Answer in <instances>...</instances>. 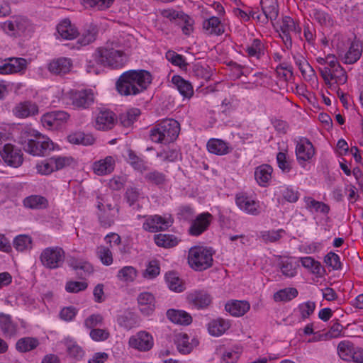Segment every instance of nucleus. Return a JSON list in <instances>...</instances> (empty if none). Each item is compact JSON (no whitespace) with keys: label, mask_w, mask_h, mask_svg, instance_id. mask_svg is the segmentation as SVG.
I'll return each mask as SVG.
<instances>
[{"label":"nucleus","mask_w":363,"mask_h":363,"mask_svg":"<svg viewBox=\"0 0 363 363\" xmlns=\"http://www.w3.org/2000/svg\"><path fill=\"white\" fill-rule=\"evenodd\" d=\"M152 81L145 69H130L123 72L116 82V90L122 96L138 95L147 89Z\"/></svg>","instance_id":"f257e3e1"},{"label":"nucleus","mask_w":363,"mask_h":363,"mask_svg":"<svg viewBox=\"0 0 363 363\" xmlns=\"http://www.w3.org/2000/svg\"><path fill=\"white\" fill-rule=\"evenodd\" d=\"M92 57V61L89 62L87 72H94L96 74L99 72L97 69L94 68L95 65L117 69L122 67L127 61L126 56L123 51L109 47L98 48L93 54Z\"/></svg>","instance_id":"f03ea898"},{"label":"nucleus","mask_w":363,"mask_h":363,"mask_svg":"<svg viewBox=\"0 0 363 363\" xmlns=\"http://www.w3.org/2000/svg\"><path fill=\"white\" fill-rule=\"evenodd\" d=\"M179 131V123L174 119L167 118L150 129V138L156 143L167 144L177 139Z\"/></svg>","instance_id":"7ed1b4c3"},{"label":"nucleus","mask_w":363,"mask_h":363,"mask_svg":"<svg viewBox=\"0 0 363 363\" xmlns=\"http://www.w3.org/2000/svg\"><path fill=\"white\" fill-rule=\"evenodd\" d=\"M213 251L211 247L194 246L188 253V263L191 269L201 272L213 265Z\"/></svg>","instance_id":"20e7f679"},{"label":"nucleus","mask_w":363,"mask_h":363,"mask_svg":"<svg viewBox=\"0 0 363 363\" xmlns=\"http://www.w3.org/2000/svg\"><path fill=\"white\" fill-rule=\"evenodd\" d=\"M65 259V250L58 246L48 247L43 250L40 255L42 265L50 270L62 267Z\"/></svg>","instance_id":"39448f33"},{"label":"nucleus","mask_w":363,"mask_h":363,"mask_svg":"<svg viewBox=\"0 0 363 363\" xmlns=\"http://www.w3.org/2000/svg\"><path fill=\"white\" fill-rule=\"evenodd\" d=\"M54 149L55 145L52 140L38 133L33 142L26 148V152L33 156H45Z\"/></svg>","instance_id":"423d86ee"},{"label":"nucleus","mask_w":363,"mask_h":363,"mask_svg":"<svg viewBox=\"0 0 363 363\" xmlns=\"http://www.w3.org/2000/svg\"><path fill=\"white\" fill-rule=\"evenodd\" d=\"M0 155L4 162L10 167L17 168L23 164V157L21 150L12 144H5Z\"/></svg>","instance_id":"0eeeda50"},{"label":"nucleus","mask_w":363,"mask_h":363,"mask_svg":"<svg viewBox=\"0 0 363 363\" xmlns=\"http://www.w3.org/2000/svg\"><path fill=\"white\" fill-rule=\"evenodd\" d=\"M128 344L132 348L141 352H147L153 347V337L145 331H140L130 337Z\"/></svg>","instance_id":"6e6552de"},{"label":"nucleus","mask_w":363,"mask_h":363,"mask_svg":"<svg viewBox=\"0 0 363 363\" xmlns=\"http://www.w3.org/2000/svg\"><path fill=\"white\" fill-rule=\"evenodd\" d=\"M213 220V216L208 213L199 214L191 223L189 233L193 236H199L206 231Z\"/></svg>","instance_id":"1a4fd4ad"},{"label":"nucleus","mask_w":363,"mask_h":363,"mask_svg":"<svg viewBox=\"0 0 363 363\" xmlns=\"http://www.w3.org/2000/svg\"><path fill=\"white\" fill-rule=\"evenodd\" d=\"M69 118V114L62 111H55L45 113L41 118V123L49 129L58 128Z\"/></svg>","instance_id":"9d476101"},{"label":"nucleus","mask_w":363,"mask_h":363,"mask_svg":"<svg viewBox=\"0 0 363 363\" xmlns=\"http://www.w3.org/2000/svg\"><path fill=\"white\" fill-rule=\"evenodd\" d=\"M27 21L21 16H13L5 22L1 23V29L10 35H17L23 33L26 26Z\"/></svg>","instance_id":"9b49d317"},{"label":"nucleus","mask_w":363,"mask_h":363,"mask_svg":"<svg viewBox=\"0 0 363 363\" xmlns=\"http://www.w3.org/2000/svg\"><path fill=\"white\" fill-rule=\"evenodd\" d=\"M315 154L312 143L306 138H301L296 143V155L299 163L311 160Z\"/></svg>","instance_id":"f8f14e48"},{"label":"nucleus","mask_w":363,"mask_h":363,"mask_svg":"<svg viewBox=\"0 0 363 363\" xmlns=\"http://www.w3.org/2000/svg\"><path fill=\"white\" fill-rule=\"evenodd\" d=\"M26 60L21 57H12L4 60V63L0 65V74H9L19 72L26 67Z\"/></svg>","instance_id":"ddd939ff"},{"label":"nucleus","mask_w":363,"mask_h":363,"mask_svg":"<svg viewBox=\"0 0 363 363\" xmlns=\"http://www.w3.org/2000/svg\"><path fill=\"white\" fill-rule=\"evenodd\" d=\"M72 67V60L67 57H59L52 60L48 66L50 73L55 75L63 76L69 73Z\"/></svg>","instance_id":"4468645a"},{"label":"nucleus","mask_w":363,"mask_h":363,"mask_svg":"<svg viewBox=\"0 0 363 363\" xmlns=\"http://www.w3.org/2000/svg\"><path fill=\"white\" fill-rule=\"evenodd\" d=\"M261 6L263 13L262 22L275 21L279 15V6L277 0H261ZM258 19H261L260 16H257Z\"/></svg>","instance_id":"2eb2a0df"},{"label":"nucleus","mask_w":363,"mask_h":363,"mask_svg":"<svg viewBox=\"0 0 363 363\" xmlns=\"http://www.w3.org/2000/svg\"><path fill=\"white\" fill-rule=\"evenodd\" d=\"M320 73L325 83L334 79L337 84H344L347 80L346 72L341 65L337 66L333 70L320 69Z\"/></svg>","instance_id":"dca6fc26"},{"label":"nucleus","mask_w":363,"mask_h":363,"mask_svg":"<svg viewBox=\"0 0 363 363\" xmlns=\"http://www.w3.org/2000/svg\"><path fill=\"white\" fill-rule=\"evenodd\" d=\"M138 303L140 311L146 316L150 315L155 309V299L149 292L140 293L138 296Z\"/></svg>","instance_id":"f3484780"},{"label":"nucleus","mask_w":363,"mask_h":363,"mask_svg":"<svg viewBox=\"0 0 363 363\" xmlns=\"http://www.w3.org/2000/svg\"><path fill=\"white\" fill-rule=\"evenodd\" d=\"M235 202L238 207L241 211L248 214L257 216L259 213V204L255 201L246 195H237L235 198Z\"/></svg>","instance_id":"a211bd4d"},{"label":"nucleus","mask_w":363,"mask_h":363,"mask_svg":"<svg viewBox=\"0 0 363 363\" xmlns=\"http://www.w3.org/2000/svg\"><path fill=\"white\" fill-rule=\"evenodd\" d=\"M170 225V222L160 216L155 215L150 216L143 223L144 230L149 232H157L164 230Z\"/></svg>","instance_id":"6ab92c4d"},{"label":"nucleus","mask_w":363,"mask_h":363,"mask_svg":"<svg viewBox=\"0 0 363 363\" xmlns=\"http://www.w3.org/2000/svg\"><path fill=\"white\" fill-rule=\"evenodd\" d=\"M94 94L91 90L75 91L72 94V104L78 108H86L94 103Z\"/></svg>","instance_id":"aec40b11"},{"label":"nucleus","mask_w":363,"mask_h":363,"mask_svg":"<svg viewBox=\"0 0 363 363\" xmlns=\"http://www.w3.org/2000/svg\"><path fill=\"white\" fill-rule=\"evenodd\" d=\"M115 114L110 111H101L96 118V128L101 130L111 129L115 123Z\"/></svg>","instance_id":"412c9836"},{"label":"nucleus","mask_w":363,"mask_h":363,"mask_svg":"<svg viewBox=\"0 0 363 363\" xmlns=\"http://www.w3.org/2000/svg\"><path fill=\"white\" fill-rule=\"evenodd\" d=\"M188 301L198 309L206 308L211 302V297L203 291H194L188 295Z\"/></svg>","instance_id":"4be33fe9"},{"label":"nucleus","mask_w":363,"mask_h":363,"mask_svg":"<svg viewBox=\"0 0 363 363\" xmlns=\"http://www.w3.org/2000/svg\"><path fill=\"white\" fill-rule=\"evenodd\" d=\"M13 113L19 118H26L38 113V106L35 103L26 101L18 104L13 108Z\"/></svg>","instance_id":"5701e85b"},{"label":"nucleus","mask_w":363,"mask_h":363,"mask_svg":"<svg viewBox=\"0 0 363 363\" xmlns=\"http://www.w3.org/2000/svg\"><path fill=\"white\" fill-rule=\"evenodd\" d=\"M250 306L247 301L234 300L228 302L225 308L233 316H242L250 310Z\"/></svg>","instance_id":"b1692460"},{"label":"nucleus","mask_w":363,"mask_h":363,"mask_svg":"<svg viewBox=\"0 0 363 363\" xmlns=\"http://www.w3.org/2000/svg\"><path fill=\"white\" fill-rule=\"evenodd\" d=\"M0 328L5 337H12L18 333V325L13 322L11 316L0 313Z\"/></svg>","instance_id":"393cba45"},{"label":"nucleus","mask_w":363,"mask_h":363,"mask_svg":"<svg viewBox=\"0 0 363 363\" xmlns=\"http://www.w3.org/2000/svg\"><path fill=\"white\" fill-rule=\"evenodd\" d=\"M167 316L171 322L178 325H188L192 322L191 315L182 310L169 309Z\"/></svg>","instance_id":"a878e982"},{"label":"nucleus","mask_w":363,"mask_h":363,"mask_svg":"<svg viewBox=\"0 0 363 363\" xmlns=\"http://www.w3.org/2000/svg\"><path fill=\"white\" fill-rule=\"evenodd\" d=\"M206 147L209 152L216 155H224L230 151L229 144L220 139H210L207 143Z\"/></svg>","instance_id":"bb28decb"},{"label":"nucleus","mask_w":363,"mask_h":363,"mask_svg":"<svg viewBox=\"0 0 363 363\" xmlns=\"http://www.w3.org/2000/svg\"><path fill=\"white\" fill-rule=\"evenodd\" d=\"M115 160L111 156H107L104 160L94 163V171L98 175L110 174L114 169Z\"/></svg>","instance_id":"cd10ccee"},{"label":"nucleus","mask_w":363,"mask_h":363,"mask_svg":"<svg viewBox=\"0 0 363 363\" xmlns=\"http://www.w3.org/2000/svg\"><path fill=\"white\" fill-rule=\"evenodd\" d=\"M230 326V323L228 320L218 318L209 322L208 330L211 335L218 337L229 329Z\"/></svg>","instance_id":"c85d7f7f"},{"label":"nucleus","mask_w":363,"mask_h":363,"mask_svg":"<svg viewBox=\"0 0 363 363\" xmlns=\"http://www.w3.org/2000/svg\"><path fill=\"white\" fill-rule=\"evenodd\" d=\"M203 30L210 35H220L225 31L224 27L219 18L212 16L203 23Z\"/></svg>","instance_id":"c756f323"},{"label":"nucleus","mask_w":363,"mask_h":363,"mask_svg":"<svg viewBox=\"0 0 363 363\" xmlns=\"http://www.w3.org/2000/svg\"><path fill=\"white\" fill-rule=\"evenodd\" d=\"M172 82L180 94L184 98L189 99L193 96V86L188 81L184 80L180 76L175 75L172 78Z\"/></svg>","instance_id":"7c9ffc66"},{"label":"nucleus","mask_w":363,"mask_h":363,"mask_svg":"<svg viewBox=\"0 0 363 363\" xmlns=\"http://www.w3.org/2000/svg\"><path fill=\"white\" fill-rule=\"evenodd\" d=\"M272 167L268 164H262L256 167L255 178L259 186H266L272 178Z\"/></svg>","instance_id":"2f4dec72"},{"label":"nucleus","mask_w":363,"mask_h":363,"mask_svg":"<svg viewBox=\"0 0 363 363\" xmlns=\"http://www.w3.org/2000/svg\"><path fill=\"white\" fill-rule=\"evenodd\" d=\"M57 31L59 35L65 40L74 39L78 34L77 30L68 19L63 20L57 25Z\"/></svg>","instance_id":"473e14b6"},{"label":"nucleus","mask_w":363,"mask_h":363,"mask_svg":"<svg viewBox=\"0 0 363 363\" xmlns=\"http://www.w3.org/2000/svg\"><path fill=\"white\" fill-rule=\"evenodd\" d=\"M155 244L162 247L170 248L178 245L179 240L174 235L157 234L154 235Z\"/></svg>","instance_id":"72a5a7b5"},{"label":"nucleus","mask_w":363,"mask_h":363,"mask_svg":"<svg viewBox=\"0 0 363 363\" xmlns=\"http://www.w3.org/2000/svg\"><path fill=\"white\" fill-rule=\"evenodd\" d=\"M97 34V28L96 26L89 24L87 25L84 30L80 35L77 43L81 46H85L94 42L96 39Z\"/></svg>","instance_id":"f704fd0d"},{"label":"nucleus","mask_w":363,"mask_h":363,"mask_svg":"<svg viewBox=\"0 0 363 363\" xmlns=\"http://www.w3.org/2000/svg\"><path fill=\"white\" fill-rule=\"evenodd\" d=\"M67 140L74 145H92L95 139L90 134H85L82 132H77L67 136Z\"/></svg>","instance_id":"c9c22d12"},{"label":"nucleus","mask_w":363,"mask_h":363,"mask_svg":"<svg viewBox=\"0 0 363 363\" xmlns=\"http://www.w3.org/2000/svg\"><path fill=\"white\" fill-rule=\"evenodd\" d=\"M39 345V341L37 338L31 337H26L20 338L16 344V349L20 352H28L35 348Z\"/></svg>","instance_id":"e433bc0d"},{"label":"nucleus","mask_w":363,"mask_h":363,"mask_svg":"<svg viewBox=\"0 0 363 363\" xmlns=\"http://www.w3.org/2000/svg\"><path fill=\"white\" fill-rule=\"evenodd\" d=\"M174 22L182 28L184 34L189 35L193 31L194 21L184 13L181 12Z\"/></svg>","instance_id":"4c0bfd02"},{"label":"nucleus","mask_w":363,"mask_h":363,"mask_svg":"<svg viewBox=\"0 0 363 363\" xmlns=\"http://www.w3.org/2000/svg\"><path fill=\"white\" fill-rule=\"evenodd\" d=\"M303 200L306 203V208L311 212H320L326 214L330 211V207L327 204L315 201L312 197L306 196Z\"/></svg>","instance_id":"58836bf2"},{"label":"nucleus","mask_w":363,"mask_h":363,"mask_svg":"<svg viewBox=\"0 0 363 363\" xmlns=\"http://www.w3.org/2000/svg\"><path fill=\"white\" fill-rule=\"evenodd\" d=\"M245 50L248 56L259 59L264 54V46L260 40L255 38L250 45L246 46Z\"/></svg>","instance_id":"ea45409f"},{"label":"nucleus","mask_w":363,"mask_h":363,"mask_svg":"<svg viewBox=\"0 0 363 363\" xmlns=\"http://www.w3.org/2000/svg\"><path fill=\"white\" fill-rule=\"evenodd\" d=\"M362 52L361 45L357 42H352L345 55V63L353 64L356 62L362 55Z\"/></svg>","instance_id":"a19ab883"},{"label":"nucleus","mask_w":363,"mask_h":363,"mask_svg":"<svg viewBox=\"0 0 363 363\" xmlns=\"http://www.w3.org/2000/svg\"><path fill=\"white\" fill-rule=\"evenodd\" d=\"M295 63L298 67L303 77L311 80L315 76V72L306 60L302 57H294Z\"/></svg>","instance_id":"79ce46f5"},{"label":"nucleus","mask_w":363,"mask_h":363,"mask_svg":"<svg viewBox=\"0 0 363 363\" xmlns=\"http://www.w3.org/2000/svg\"><path fill=\"white\" fill-rule=\"evenodd\" d=\"M165 279L170 290L175 292H182L184 290L182 281L174 272H169L165 275Z\"/></svg>","instance_id":"37998d69"},{"label":"nucleus","mask_w":363,"mask_h":363,"mask_svg":"<svg viewBox=\"0 0 363 363\" xmlns=\"http://www.w3.org/2000/svg\"><path fill=\"white\" fill-rule=\"evenodd\" d=\"M311 16L322 26L330 27L333 25V20L331 16L328 13L320 9H313Z\"/></svg>","instance_id":"c03bdc74"},{"label":"nucleus","mask_w":363,"mask_h":363,"mask_svg":"<svg viewBox=\"0 0 363 363\" xmlns=\"http://www.w3.org/2000/svg\"><path fill=\"white\" fill-rule=\"evenodd\" d=\"M37 133L38 132L30 128H25L21 130L17 140L25 151L26 148L33 142Z\"/></svg>","instance_id":"a18cd8bd"},{"label":"nucleus","mask_w":363,"mask_h":363,"mask_svg":"<svg viewBox=\"0 0 363 363\" xmlns=\"http://www.w3.org/2000/svg\"><path fill=\"white\" fill-rule=\"evenodd\" d=\"M145 180L157 186H163L166 184L167 179V176L157 170H152L145 175Z\"/></svg>","instance_id":"49530a36"},{"label":"nucleus","mask_w":363,"mask_h":363,"mask_svg":"<svg viewBox=\"0 0 363 363\" xmlns=\"http://www.w3.org/2000/svg\"><path fill=\"white\" fill-rule=\"evenodd\" d=\"M140 114V109L132 108L126 113L120 114L119 123L124 127H130L136 121Z\"/></svg>","instance_id":"de8ad7c7"},{"label":"nucleus","mask_w":363,"mask_h":363,"mask_svg":"<svg viewBox=\"0 0 363 363\" xmlns=\"http://www.w3.org/2000/svg\"><path fill=\"white\" fill-rule=\"evenodd\" d=\"M13 247L19 252L30 250L32 248V238L27 235H19L13 240Z\"/></svg>","instance_id":"09e8293b"},{"label":"nucleus","mask_w":363,"mask_h":363,"mask_svg":"<svg viewBox=\"0 0 363 363\" xmlns=\"http://www.w3.org/2000/svg\"><path fill=\"white\" fill-rule=\"evenodd\" d=\"M355 346L350 341H342L337 345V351L340 358L345 361L351 360L352 352L355 350Z\"/></svg>","instance_id":"8fccbe9b"},{"label":"nucleus","mask_w":363,"mask_h":363,"mask_svg":"<svg viewBox=\"0 0 363 363\" xmlns=\"http://www.w3.org/2000/svg\"><path fill=\"white\" fill-rule=\"evenodd\" d=\"M67 352L68 354L74 359H79L84 356V350L72 340H66L65 341Z\"/></svg>","instance_id":"3c124183"},{"label":"nucleus","mask_w":363,"mask_h":363,"mask_svg":"<svg viewBox=\"0 0 363 363\" xmlns=\"http://www.w3.org/2000/svg\"><path fill=\"white\" fill-rule=\"evenodd\" d=\"M137 277V270L132 266H125L121 269L117 274L119 280L125 282H132Z\"/></svg>","instance_id":"603ef678"},{"label":"nucleus","mask_w":363,"mask_h":363,"mask_svg":"<svg viewBox=\"0 0 363 363\" xmlns=\"http://www.w3.org/2000/svg\"><path fill=\"white\" fill-rule=\"evenodd\" d=\"M302 266L311 270L313 274L320 275L321 265L319 262L315 261L311 257H306L301 258Z\"/></svg>","instance_id":"864d4df0"},{"label":"nucleus","mask_w":363,"mask_h":363,"mask_svg":"<svg viewBox=\"0 0 363 363\" xmlns=\"http://www.w3.org/2000/svg\"><path fill=\"white\" fill-rule=\"evenodd\" d=\"M166 58L172 65L178 66L182 69H186L188 63L186 62L185 58L179 54L172 50H169L166 52Z\"/></svg>","instance_id":"5fc2aeb1"},{"label":"nucleus","mask_w":363,"mask_h":363,"mask_svg":"<svg viewBox=\"0 0 363 363\" xmlns=\"http://www.w3.org/2000/svg\"><path fill=\"white\" fill-rule=\"evenodd\" d=\"M24 206L30 208H40L45 207L47 200L40 196H30L25 199Z\"/></svg>","instance_id":"6e6d98bb"},{"label":"nucleus","mask_w":363,"mask_h":363,"mask_svg":"<svg viewBox=\"0 0 363 363\" xmlns=\"http://www.w3.org/2000/svg\"><path fill=\"white\" fill-rule=\"evenodd\" d=\"M102 207H104V204L102 203H99L98 208L100 211L99 214V219L101 226L108 228L113 224L114 216L111 213H106L104 208L102 209Z\"/></svg>","instance_id":"4d7b16f0"},{"label":"nucleus","mask_w":363,"mask_h":363,"mask_svg":"<svg viewBox=\"0 0 363 363\" xmlns=\"http://www.w3.org/2000/svg\"><path fill=\"white\" fill-rule=\"evenodd\" d=\"M298 291L295 288H286L274 294V299L279 301H290L296 297Z\"/></svg>","instance_id":"13d9d810"},{"label":"nucleus","mask_w":363,"mask_h":363,"mask_svg":"<svg viewBox=\"0 0 363 363\" xmlns=\"http://www.w3.org/2000/svg\"><path fill=\"white\" fill-rule=\"evenodd\" d=\"M36 168L38 173L45 175L50 174L56 171L53 157L38 164Z\"/></svg>","instance_id":"bf43d9fd"},{"label":"nucleus","mask_w":363,"mask_h":363,"mask_svg":"<svg viewBox=\"0 0 363 363\" xmlns=\"http://www.w3.org/2000/svg\"><path fill=\"white\" fill-rule=\"evenodd\" d=\"M177 347L179 352L183 354H189L192 350V346L189 342L187 335H179L177 339Z\"/></svg>","instance_id":"052dcab7"},{"label":"nucleus","mask_w":363,"mask_h":363,"mask_svg":"<svg viewBox=\"0 0 363 363\" xmlns=\"http://www.w3.org/2000/svg\"><path fill=\"white\" fill-rule=\"evenodd\" d=\"M128 161L130 165L138 171L143 172L146 169L144 160L137 156L131 150H128Z\"/></svg>","instance_id":"680f3d73"},{"label":"nucleus","mask_w":363,"mask_h":363,"mask_svg":"<svg viewBox=\"0 0 363 363\" xmlns=\"http://www.w3.org/2000/svg\"><path fill=\"white\" fill-rule=\"evenodd\" d=\"M280 30L294 32L296 34L301 33V28L296 25L293 18L289 16H284L280 26Z\"/></svg>","instance_id":"e2e57ef3"},{"label":"nucleus","mask_w":363,"mask_h":363,"mask_svg":"<svg viewBox=\"0 0 363 363\" xmlns=\"http://www.w3.org/2000/svg\"><path fill=\"white\" fill-rule=\"evenodd\" d=\"M86 7H95L99 10H104L109 8L114 0H81Z\"/></svg>","instance_id":"0e129e2a"},{"label":"nucleus","mask_w":363,"mask_h":363,"mask_svg":"<svg viewBox=\"0 0 363 363\" xmlns=\"http://www.w3.org/2000/svg\"><path fill=\"white\" fill-rule=\"evenodd\" d=\"M324 262L333 270H339L342 268L339 255L333 252H330L325 256Z\"/></svg>","instance_id":"69168bd1"},{"label":"nucleus","mask_w":363,"mask_h":363,"mask_svg":"<svg viewBox=\"0 0 363 363\" xmlns=\"http://www.w3.org/2000/svg\"><path fill=\"white\" fill-rule=\"evenodd\" d=\"M342 330L343 326L338 322V320H336L331 325L329 330L322 335V337L324 340L337 338L341 335Z\"/></svg>","instance_id":"338daca9"},{"label":"nucleus","mask_w":363,"mask_h":363,"mask_svg":"<svg viewBox=\"0 0 363 363\" xmlns=\"http://www.w3.org/2000/svg\"><path fill=\"white\" fill-rule=\"evenodd\" d=\"M179 152L177 150L167 149L157 153V157L163 162H172L178 160Z\"/></svg>","instance_id":"774afa93"}]
</instances>
